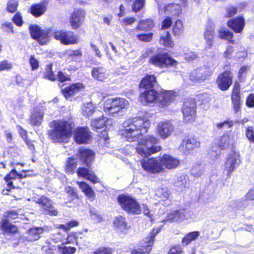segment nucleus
Here are the masks:
<instances>
[{
    "mask_svg": "<svg viewBox=\"0 0 254 254\" xmlns=\"http://www.w3.org/2000/svg\"><path fill=\"white\" fill-rule=\"evenodd\" d=\"M149 126V120L144 118L135 117L129 118L123 123V128L120 130V134L124 139L129 142L134 141L146 132Z\"/></svg>",
    "mask_w": 254,
    "mask_h": 254,
    "instance_id": "f257e3e1",
    "label": "nucleus"
},
{
    "mask_svg": "<svg viewBox=\"0 0 254 254\" xmlns=\"http://www.w3.org/2000/svg\"><path fill=\"white\" fill-rule=\"evenodd\" d=\"M50 126L52 129L48 130V135L54 142H63L72 134L73 126L69 120H54Z\"/></svg>",
    "mask_w": 254,
    "mask_h": 254,
    "instance_id": "f03ea898",
    "label": "nucleus"
},
{
    "mask_svg": "<svg viewBox=\"0 0 254 254\" xmlns=\"http://www.w3.org/2000/svg\"><path fill=\"white\" fill-rule=\"evenodd\" d=\"M173 91H164L158 93L154 88L147 89L142 92L139 99L142 102H158L162 106H168L174 99L175 95Z\"/></svg>",
    "mask_w": 254,
    "mask_h": 254,
    "instance_id": "7ed1b4c3",
    "label": "nucleus"
},
{
    "mask_svg": "<svg viewBox=\"0 0 254 254\" xmlns=\"http://www.w3.org/2000/svg\"><path fill=\"white\" fill-rule=\"evenodd\" d=\"M160 139L158 137L153 135H147L139 141L138 146L136 148V152L141 157L147 158L161 150V146L158 145Z\"/></svg>",
    "mask_w": 254,
    "mask_h": 254,
    "instance_id": "20e7f679",
    "label": "nucleus"
},
{
    "mask_svg": "<svg viewBox=\"0 0 254 254\" xmlns=\"http://www.w3.org/2000/svg\"><path fill=\"white\" fill-rule=\"evenodd\" d=\"M128 105V101L121 98H115L108 99L104 105V111L106 113L114 116L123 110L126 109Z\"/></svg>",
    "mask_w": 254,
    "mask_h": 254,
    "instance_id": "39448f33",
    "label": "nucleus"
},
{
    "mask_svg": "<svg viewBox=\"0 0 254 254\" xmlns=\"http://www.w3.org/2000/svg\"><path fill=\"white\" fill-rule=\"evenodd\" d=\"M118 201L122 208L129 213L139 214L141 210L139 203L132 197L120 195L118 197Z\"/></svg>",
    "mask_w": 254,
    "mask_h": 254,
    "instance_id": "423d86ee",
    "label": "nucleus"
},
{
    "mask_svg": "<svg viewBox=\"0 0 254 254\" xmlns=\"http://www.w3.org/2000/svg\"><path fill=\"white\" fill-rule=\"evenodd\" d=\"M158 233L159 230L153 229L148 236L140 242L139 246L141 248L133 250L130 254H149L155 237Z\"/></svg>",
    "mask_w": 254,
    "mask_h": 254,
    "instance_id": "0eeeda50",
    "label": "nucleus"
},
{
    "mask_svg": "<svg viewBox=\"0 0 254 254\" xmlns=\"http://www.w3.org/2000/svg\"><path fill=\"white\" fill-rule=\"evenodd\" d=\"M149 63L159 67L176 66L178 62L168 54H157L149 58Z\"/></svg>",
    "mask_w": 254,
    "mask_h": 254,
    "instance_id": "6e6552de",
    "label": "nucleus"
},
{
    "mask_svg": "<svg viewBox=\"0 0 254 254\" xmlns=\"http://www.w3.org/2000/svg\"><path fill=\"white\" fill-rule=\"evenodd\" d=\"M31 37L41 45L47 44L50 41L51 30L42 29L38 25H30L29 27Z\"/></svg>",
    "mask_w": 254,
    "mask_h": 254,
    "instance_id": "1a4fd4ad",
    "label": "nucleus"
},
{
    "mask_svg": "<svg viewBox=\"0 0 254 254\" xmlns=\"http://www.w3.org/2000/svg\"><path fill=\"white\" fill-rule=\"evenodd\" d=\"M53 36L57 40L65 45L75 44L77 43L78 36L70 31L59 30L56 31Z\"/></svg>",
    "mask_w": 254,
    "mask_h": 254,
    "instance_id": "9d476101",
    "label": "nucleus"
},
{
    "mask_svg": "<svg viewBox=\"0 0 254 254\" xmlns=\"http://www.w3.org/2000/svg\"><path fill=\"white\" fill-rule=\"evenodd\" d=\"M192 218L190 212L185 209L176 210L169 213L166 219L163 222H183L184 220H189Z\"/></svg>",
    "mask_w": 254,
    "mask_h": 254,
    "instance_id": "9b49d317",
    "label": "nucleus"
},
{
    "mask_svg": "<svg viewBox=\"0 0 254 254\" xmlns=\"http://www.w3.org/2000/svg\"><path fill=\"white\" fill-rule=\"evenodd\" d=\"M200 147V142L193 137H186L181 144L180 148L186 155L191 154L193 150Z\"/></svg>",
    "mask_w": 254,
    "mask_h": 254,
    "instance_id": "f8f14e48",
    "label": "nucleus"
},
{
    "mask_svg": "<svg viewBox=\"0 0 254 254\" xmlns=\"http://www.w3.org/2000/svg\"><path fill=\"white\" fill-rule=\"evenodd\" d=\"M195 102L193 100H189L185 102L182 107V113L186 122L193 121L196 116Z\"/></svg>",
    "mask_w": 254,
    "mask_h": 254,
    "instance_id": "ddd939ff",
    "label": "nucleus"
},
{
    "mask_svg": "<svg viewBox=\"0 0 254 254\" xmlns=\"http://www.w3.org/2000/svg\"><path fill=\"white\" fill-rule=\"evenodd\" d=\"M34 201L43 209L45 214L52 216L58 215V210L53 206L52 200L47 197L42 195L37 198H35Z\"/></svg>",
    "mask_w": 254,
    "mask_h": 254,
    "instance_id": "4468645a",
    "label": "nucleus"
},
{
    "mask_svg": "<svg viewBox=\"0 0 254 254\" xmlns=\"http://www.w3.org/2000/svg\"><path fill=\"white\" fill-rule=\"evenodd\" d=\"M140 163L144 170L150 173H159L163 170L160 162L155 158H144Z\"/></svg>",
    "mask_w": 254,
    "mask_h": 254,
    "instance_id": "2eb2a0df",
    "label": "nucleus"
},
{
    "mask_svg": "<svg viewBox=\"0 0 254 254\" xmlns=\"http://www.w3.org/2000/svg\"><path fill=\"white\" fill-rule=\"evenodd\" d=\"M85 11L80 8L74 9L71 14L69 21L73 29H77L83 24L85 19Z\"/></svg>",
    "mask_w": 254,
    "mask_h": 254,
    "instance_id": "dca6fc26",
    "label": "nucleus"
},
{
    "mask_svg": "<svg viewBox=\"0 0 254 254\" xmlns=\"http://www.w3.org/2000/svg\"><path fill=\"white\" fill-rule=\"evenodd\" d=\"M174 130V127L170 121H164L158 123L157 131L159 136L163 139L169 137Z\"/></svg>",
    "mask_w": 254,
    "mask_h": 254,
    "instance_id": "f3484780",
    "label": "nucleus"
},
{
    "mask_svg": "<svg viewBox=\"0 0 254 254\" xmlns=\"http://www.w3.org/2000/svg\"><path fill=\"white\" fill-rule=\"evenodd\" d=\"M232 83V76L231 72L229 71H225L217 78V83L219 88L223 90L226 91L228 89Z\"/></svg>",
    "mask_w": 254,
    "mask_h": 254,
    "instance_id": "a211bd4d",
    "label": "nucleus"
},
{
    "mask_svg": "<svg viewBox=\"0 0 254 254\" xmlns=\"http://www.w3.org/2000/svg\"><path fill=\"white\" fill-rule=\"evenodd\" d=\"M90 131L86 127H79L76 128L74 133L75 141L78 144L86 143L90 138Z\"/></svg>",
    "mask_w": 254,
    "mask_h": 254,
    "instance_id": "6ab92c4d",
    "label": "nucleus"
},
{
    "mask_svg": "<svg viewBox=\"0 0 254 254\" xmlns=\"http://www.w3.org/2000/svg\"><path fill=\"white\" fill-rule=\"evenodd\" d=\"M219 147L221 149H227L232 147L235 143V139L233 132L226 131L218 141Z\"/></svg>",
    "mask_w": 254,
    "mask_h": 254,
    "instance_id": "aec40b11",
    "label": "nucleus"
},
{
    "mask_svg": "<svg viewBox=\"0 0 254 254\" xmlns=\"http://www.w3.org/2000/svg\"><path fill=\"white\" fill-rule=\"evenodd\" d=\"M211 74V72L208 71L206 68H199L191 72L190 79L192 81L201 82L205 80Z\"/></svg>",
    "mask_w": 254,
    "mask_h": 254,
    "instance_id": "412c9836",
    "label": "nucleus"
},
{
    "mask_svg": "<svg viewBox=\"0 0 254 254\" xmlns=\"http://www.w3.org/2000/svg\"><path fill=\"white\" fill-rule=\"evenodd\" d=\"M215 35V26L211 23L206 26L203 33L204 38L205 39L206 46L205 49L209 50L212 48L213 45V39Z\"/></svg>",
    "mask_w": 254,
    "mask_h": 254,
    "instance_id": "4be33fe9",
    "label": "nucleus"
},
{
    "mask_svg": "<svg viewBox=\"0 0 254 254\" xmlns=\"http://www.w3.org/2000/svg\"><path fill=\"white\" fill-rule=\"evenodd\" d=\"M17 172L15 169H13L4 177V180L6 184L4 185V189L2 190V194L7 195L8 194V192L12 189H14L12 180L17 178Z\"/></svg>",
    "mask_w": 254,
    "mask_h": 254,
    "instance_id": "5701e85b",
    "label": "nucleus"
},
{
    "mask_svg": "<svg viewBox=\"0 0 254 254\" xmlns=\"http://www.w3.org/2000/svg\"><path fill=\"white\" fill-rule=\"evenodd\" d=\"M245 22L244 18L242 16H238L229 20L227 22V25L235 32L241 33L244 28Z\"/></svg>",
    "mask_w": 254,
    "mask_h": 254,
    "instance_id": "b1692460",
    "label": "nucleus"
},
{
    "mask_svg": "<svg viewBox=\"0 0 254 254\" xmlns=\"http://www.w3.org/2000/svg\"><path fill=\"white\" fill-rule=\"evenodd\" d=\"M79 157L83 164L89 166L94 160L95 154L90 149L81 148L79 150Z\"/></svg>",
    "mask_w": 254,
    "mask_h": 254,
    "instance_id": "393cba45",
    "label": "nucleus"
},
{
    "mask_svg": "<svg viewBox=\"0 0 254 254\" xmlns=\"http://www.w3.org/2000/svg\"><path fill=\"white\" fill-rule=\"evenodd\" d=\"M159 160L162 167L164 166L168 169H174L180 164L179 160L168 154H164L160 158Z\"/></svg>",
    "mask_w": 254,
    "mask_h": 254,
    "instance_id": "a878e982",
    "label": "nucleus"
},
{
    "mask_svg": "<svg viewBox=\"0 0 254 254\" xmlns=\"http://www.w3.org/2000/svg\"><path fill=\"white\" fill-rule=\"evenodd\" d=\"M44 115V111L43 109H35L31 113L30 124L34 126H40L43 122Z\"/></svg>",
    "mask_w": 254,
    "mask_h": 254,
    "instance_id": "bb28decb",
    "label": "nucleus"
},
{
    "mask_svg": "<svg viewBox=\"0 0 254 254\" xmlns=\"http://www.w3.org/2000/svg\"><path fill=\"white\" fill-rule=\"evenodd\" d=\"M164 12L173 17H179L182 13V7L178 3H169L164 6Z\"/></svg>",
    "mask_w": 254,
    "mask_h": 254,
    "instance_id": "cd10ccee",
    "label": "nucleus"
},
{
    "mask_svg": "<svg viewBox=\"0 0 254 254\" xmlns=\"http://www.w3.org/2000/svg\"><path fill=\"white\" fill-rule=\"evenodd\" d=\"M157 83L156 78L154 75H146L143 78L140 83L139 86L141 88L144 90L154 88Z\"/></svg>",
    "mask_w": 254,
    "mask_h": 254,
    "instance_id": "c85d7f7f",
    "label": "nucleus"
},
{
    "mask_svg": "<svg viewBox=\"0 0 254 254\" xmlns=\"http://www.w3.org/2000/svg\"><path fill=\"white\" fill-rule=\"evenodd\" d=\"M240 160L237 155H230L225 162V168L227 172V175L230 176L232 172L236 168V165H238Z\"/></svg>",
    "mask_w": 254,
    "mask_h": 254,
    "instance_id": "c756f323",
    "label": "nucleus"
},
{
    "mask_svg": "<svg viewBox=\"0 0 254 254\" xmlns=\"http://www.w3.org/2000/svg\"><path fill=\"white\" fill-rule=\"evenodd\" d=\"M84 88V85L81 83H73L62 89L64 96L67 99L70 97L71 96L73 95L74 93L78 92L81 89Z\"/></svg>",
    "mask_w": 254,
    "mask_h": 254,
    "instance_id": "7c9ffc66",
    "label": "nucleus"
},
{
    "mask_svg": "<svg viewBox=\"0 0 254 254\" xmlns=\"http://www.w3.org/2000/svg\"><path fill=\"white\" fill-rule=\"evenodd\" d=\"M77 174L78 177L84 178L93 183L98 182L97 178L93 172L86 168H79L77 170Z\"/></svg>",
    "mask_w": 254,
    "mask_h": 254,
    "instance_id": "2f4dec72",
    "label": "nucleus"
},
{
    "mask_svg": "<svg viewBox=\"0 0 254 254\" xmlns=\"http://www.w3.org/2000/svg\"><path fill=\"white\" fill-rule=\"evenodd\" d=\"M46 9L47 7L45 3L40 2L32 4L30 8L29 11L33 16L37 17L42 15Z\"/></svg>",
    "mask_w": 254,
    "mask_h": 254,
    "instance_id": "473e14b6",
    "label": "nucleus"
},
{
    "mask_svg": "<svg viewBox=\"0 0 254 254\" xmlns=\"http://www.w3.org/2000/svg\"><path fill=\"white\" fill-rule=\"evenodd\" d=\"M91 74L94 79L101 81H104L108 77L106 69L102 67L93 68Z\"/></svg>",
    "mask_w": 254,
    "mask_h": 254,
    "instance_id": "72a5a7b5",
    "label": "nucleus"
},
{
    "mask_svg": "<svg viewBox=\"0 0 254 254\" xmlns=\"http://www.w3.org/2000/svg\"><path fill=\"white\" fill-rule=\"evenodd\" d=\"M44 231L43 227H33L29 229L28 231V236L26 239L29 241H34L38 240L40 238V235Z\"/></svg>",
    "mask_w": 254,
    "mask_h": 254,
    "instance_id": "f704fd0d",
    "label": "nucleus"
},
{
    "mask_svg": "<svg viewBox=\"0 0 254 254\" xmlns=\"http://www.w3.org/2000/svg\"><path fill=\"white\" fill-rule=\"evenodd\" d=\"M77 184L87 197L92 200L94 199L95 194L93 190L90 186L83 182H77Z\"/></svg>",
    "mask_w": 254,
    "mask_h": 254,
    "instance_id": "c9c22d12",
    "label": "nucleus"
},
{
    "mask_svg": "<svg viewBox=\"0 0 254 254\" xmlns=\"http://www.w3.org/2000/svg\"><path fill=\"white\" fill-rule=\"evenodd\" d=\"M77 158L74 157L68 158L65 166L66 173L69 174H73L77 167Z\"/></svg>",
    "mask_w": 254,
    "mask_h": 254,
    "instance_id": "e433bc0d",
    "label": "nucleus"
},
{
    "mask_svg": "<svg viewBox=\"0 0 254 254\" xmlns=\"http://www.w3.org/2000/svg\"><path fill=\"white\" fill-rule=\"evenodd\" d=\"M95 107L91 102L83 104L81 113L83 116L88 118L95 112Z\"/></svg>",
    "mask_w": 254,
    "mask_h": 254,
    "instance_id": "4c0bfd02",
    "label": "nucleus"
},
{
    "mask_svg": "<svg viewBox=\"0 0 254 254\" xmlns=\"http://www.w3.org/2000/svg\"><path fill=\"white\" fill-rule=\"evenodd\" d=\"M153 26V21L152 19H142L139 21L136 28L140 30L147 31L151 29Z\"/></svg>",
    "mask_w": 254,
    "mask_h": 254,
    "instance_id": "58836bf2",
    "label": "nucleus"
},
{
    "mask_svg": "<svg viewBox=\"0 0 254 254\" xmlns=\"http://www.w3.org/2000/svg\"><path fill=\"white\" fill-rule=\"evenodd\" d=\"M114 224L121 232H124L128 229L126 218L122 216H117Z\"/></svg>",
    "mask_w": 254,
    "mask_h": 254,
    "instance_id": "ea45409f",
    "label": "nucleus"
},
{
    "mask_svg": "<svg viewBox=\"0 0 254 254\" xmlns=\"http://www.w3.org/2000/svg\"><path fill=\"white\" fill-rule=\"evenodd\" d=\"M184 31V28L183 22L180 19L177 20L173 27V34L175 37H180L183 34Z\"/></svg>",
    "mask_w": 254,
    "mask_h": 254,
    "instance_id": "a19ab883",
    "label": "nucleus"
},
{
    "mask_svg": "<svg viewBox=\"0 0 254 254\" xmlns=\"http://www.w3.org/2000/svg\"><path fill=\"white\" fill-rule=\"evenodd\" d=\"M199 235L198 231H193L190 232L185 235L182 240V244L184 246H187L192 241L196 240Z\"/></svg>",
    "mask_w": 254,
    "mask_h": 254,
    "instance_id": "79ce46f5",
    "label": "nucleus"
},
{
    "mask_svg": "<svg viewBox=\"0 0 254 254\" xmlns=\"http://www.w3.org/2000/svg\"><path fill=\"white\" fill-rule=\"evenodd\" d=\"M159 42L161 45L167 47H172L174 45L169 32H166L164 35L161 37Z\"/></svg>",
    "mask_w": 254,
    "mask_h": 254,
    "instance_id": "37998d69",
    "label": "nucleus"
},
{
    "mask_svg": "<svg viewBox=\"0 0 254 254\" xmlns=\"http://www.w3.org/2000/svg\"><path fill=\"white\" fill-rule=\"evenodd\" d=\"M1 227L6 233H15L17 231V228L6 219L3 220Z\"/></svg>",
    "mask_w": 254,
    "mask_h": 254,
    "instance_id": "c03bdc74",
    "label": "nucleus"
},
{
    "mask_svg": "<svg viewBox=\"0 0 254 254\" xmlns=\"http://www.w3.org/2000/svg\"><path fill=\"white\" fill-rule=\"evenodd\" d=\"M231 101L234 113H238L241 109L242 102L240 96L231 95Z\"/></svg>",
    "mask_w": 254,
    "mask_h": 254,
    "instance_id": "a18cd8bd",
    "label": "nucleus"
},
{
    "mask_svg": "<svg viewBox=\"0 0 254 254\" xmlns=\"http://www.w3.org/2000/svg\"><path fill=\"white\" fill-rule=\"evenodd\" d=\"M91 126L96 130L102 129L104 127L105 125V118L104 117L95 119L91 121Z\"/></svg>",
    "mask_w": 254,
    "mask_h": 254,
    "instance_id": "49530a36",
    "label": "nucleus"
},
{
    "mask_svg": "<svg viewBox=\"0 0 254 254\" xmlns=\"http://www.w3.org/2000/svg\"><path fill=\"white\" fill-rule=\"evenodd\" d=\"M146 0H134L131 6L132 10L137 12L142 9L145 5Z\"/></svg>",
    "mask_w": 254,
    "mask_h": 254,
    "instance_id": "de8ad7c7",
    "label": "nucleus"
},
{
    "mask_svg": "<svg viewBox=\"0 0 254 254\" xmlns=\"http://www.w3.org/2000/svg\"><path fill=\"white\" fill-rule=\"evenodd\" d=\"M155 194L162 201L167 200L169 197V193L167 188L157 189Z\"/></svg>",
    "mask_w": 254,
    "mask_h": 254,
    "instance_id": "09e8293b",
    "label": "nucleus"
},
{
    "mask_svg": "<svg viewBox=\"0 0 254 254\" xmlns=\"http://www.w3.org/2000/svg\"><path fill=\"white\" fill-rule=\"evenodd\" d=\"M18 5L17 0H9L7 3L6 11L9 13H14L17 10Z\"/></svg>",
    "mask_w": 254,
    "mask_h": 254,
    "instance_id": "8fccbe9b",
    "label": "nucleus"
},
{
    "mask_svg": "<svg viewBox=\"0 0 254 254\" xmlns=\"http://www.w3.org/2000/svg\"><path fill=\"white\" fill-rule=\"evenodd\" d=\"M219 37L222 39L228 40L231 42H233V34L232 32L227 30H220L218 31Z\"/></svg>",
    "mask_w": 254,
    "mask_h": 254,
    "instance_id": "3c124183",
    "label": "nucleus"
},
{
    "mask_svg": "<svg viewBox=\"0 0 254 254\" xmlns=\"http://www.w3.org/2000/svg\"><path fill=\"white\" fill-rule=\"evenodd\" d=\"M191 174L195 178L201 176L204 173V169L200 165L193 166L190 170Z\"/></svg>",
    "mask_w": 254,
    "mask_h": 254,
    "instance_id": "603ef678",
    "label": "nucleus"
},
{
    "mask_svg": "<svg viewBox=\"0 0 254 254\" xmlns=\"http://www.w3.org/2000/svg\"><path fill=\"white\" fill-rule=\"evenodd\" d=\"M245 135L250 142L254 144V128L252 126H249L246 127Z\"/></svg>",
    "mask_w": 254,
    "mask_h": 254,
    "instance_id": "864d4df0",
    "label": "nucleus"
},
{
    "mask_svg": "<svg viewBox=\"0 0 254 254\" xmlns=\"http://www.w3.org/2000/svg\"><path fill=\"white\" fill-rule=\"evenodd\" d=\"M67 55L74 61H79L82 56V52L80 50H70L67 52Z\"/></svg>",
    "mask_w": 254,
    "mask_h": 254,
    "instance_id": "5fc2aeb1",
    "label": "nucleus"
},
{
    "mask_svg": "<svg viewBox=\"0 0 254 254\" xmlns=\"http://www.w3.org/2000/svg\"><path fill=\"white\" fill-rule=\"evenodd\" d=\"M234 125V122L232 120H226L223 122H221L216 124V127L218 129H221L222 128H230L233 127Z\"/></svg>",
    "mask_w": 254,
    "mask_h": 254,
    "instance_id": "6e6d98bb",
    "label": "nucleus"
},
{
    "mask_svg": "<svg viewBox=\"0 0 254 254\" xmlns=\"http://www.w3.org/2000/svg\"><path fill=\"white\" fill-rule=\"evenodd\" d=\"M65 191L70 197V200H78V196L75 190L71 187H67L65 188Z\"/></svg>",
    "mask_w": 254,
    "mask_h": 254,
    "instance_id": "4d7b16f0",
    "label": "nucleus"
},
{
    "mask_svg": "<svg viewBox=\"0 0 254 254\" xmlns=\"http://www.w3.org/2000/svg\"><path fill=\"white\" fill-rule=\"evenodd\" d=\"M187 184V180L186 177L182 176L178 178L177 181L176 182V186L179 187V190H182L186 187Z\"/></svg>",
    "mask_w": 254,
    "mask_h": 254,
    "instance_id": "13d9d810",
    "label": "nucleus"
},
{
    "mask_svg": "<svg viewBox=\"0 0 254 254\" xmlns=\"http://www.w3.org/2000/svg\"><path fill=\"white\" fill-rule=\"evenodd\" d=\"M12 64L7 61L4 60L0 62V71L9 70L12 69Z\"/></svg>",
    "mask_w": 254,
    "mask_h": 254,
    "instance_id": "bf43d9fd",
    "label": "nucleus"
},
{
    "mask_svg": "<svg viewBox=\"0 0 254 254\" xmlns=\"http://www.w3.org/2000/svg\"><path fill=\"white\" fill-rule=\"evenodd\" d=\"M172 24V19L170 16H166L162 22L161 28L166 29L169 28Z\"/></svg>",
    "mask_w": 254,
    "mask_h": 254,
    "instance_id": "052dcab7",
    "label": "nucleus"
},
{
    "mask_svg": "<svg viewBox=\"0 0 254 254\" xmlns=\"http://www.w3.org/2000/svg\"><path fill=\"white\" fill-rule=\"evenodd\" d=\"M13 22L17 26H21L23 24V20L21 14L17 12L12 18Z\"/></svg>",
    "mask_w": 254,
    "mask_h": 254,
    "instance_id": "680f3d73",
    "label": "nucleus"
},
{
    "mask_svg": "<svg viewBox=\"0 0 254 254\" xmlns=\"http://www.w3.org/2000/svg\"><path fill=\"white\" fill-rule=\"evenodd\" d=\"M153 34L152 33L148 34H138L137 35V37L141 41L144 42H149L152 38Z\"/></svg>",
    "mask_w": 254,
    "mask_h": 254,
    "instance_id": "e2e57ef3",
    "label": "nucleus"
},
{
    "mask_svg": "<svg viewBox=\"0 0 254 254\" xmlns=\"http://www.w3.org/2000/svg\"><path fill=\"white\" fill-rule=\"evenodd\" d=\"M46 78L48 79L54 81L56 79V76L54 74L52 70V65H49L47 68V73L45 75Z\"/></svg>",
    "mask_w": 254,
    "mask_h": 254,
    "instance_id": "0e129e2a",
    "label": "nucleus"
},
{
    "mask_svg": "<svg viewBox=\"0 0 254 254\" xmlns=\"http://www.w3.org/2000/svg\"><path fill=\"white\" fill-rule=\"evenodd\" d=\"M76 251L74 247H64L61 248V252L63 254H73Z\"/></svg>",
    "mask_w": 254,
    "mask_h": 254,
    "instance_id": "69168bd1",
    "label": "nucleus"
},
{
    "mask_svg": "<svg viewBox=\"0 0 254 254\" xmlns=\"http://www.w3.org/2000/svg\"><path fill=\"white\" fill-rule=\"evenodd\" d=\"M246 104L250 108L254 107V94L251 93L247 97Z\"/></svg>",
    "mask_w": 254,
    "mask_h": 254,
    "instance_id": "338daca9",
    "label": "nucleus"
},
{
    "mask_svg": "<svg viewBox=\"0 0 254 254\" xmlns=\"http://www.w3.org/2000/svg\"><path fill=\"white\" fill-rule=\"evenodd\" d=\"M112 250L108 248H102L98 249L97 251L93 254H111Z\"/></svg>",
    "mask_w": 254,
    "mask_h": 254,
    "instance_id": "774afa93",
    "label": "nucleus"
}]
</instances>
